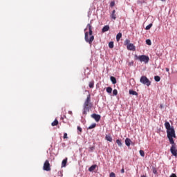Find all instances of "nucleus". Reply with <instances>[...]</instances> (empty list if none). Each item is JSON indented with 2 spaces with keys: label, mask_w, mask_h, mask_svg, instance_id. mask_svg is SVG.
Listing matches in <instances>:
<instances>
[{
  "label": "nucleus",
  "mask_w": 177,
  "mask_h": 177,
  "mask_svg": "<svg viewBox=\"0 0 177 177\" xmlns=\"http://www.w3.org/2000/svg\"><path fill=\"white\" fill-rule=\"evenodd\" d=\"M91 118H93L96 121V122H99V121H100L101 116L100 115L93 113L91 115Z\"/></svg>",
  "instance_id": "nucleus-8"
},
{
  "label": "nucleus",
  "mask_w": 177,
  "mask_h": 177,
  "mask_svg": "<svg viewBox=\"0 0 177 177\" xmlns=\"http://www.w3.org/2000/svg\"><path fill=\"white\" fill-rule=\"evenodd\" d=\"M109 30H110V26L108 25H106L102 28V32H106L109 31Z\"/></svg>",
  "instance_id": "nucleus-11"
},
{
  "label": "nucleus",
  "mask_w": 177,
  "mask_h": 177,
  "mask_svg": "<svg viewBox=\"0 0 177 177\" xmlns=\"http://www.w3.org/2000/svg\"><path fill=\"white\" fill-rule=\"evenodd\" d=\"M114 5H115V3L113 1H112V2L111 3V6H114Z\"/></svg>",
  "instance_id": "nucleus-36"
},
{
  "label": "nucleus",
  "mask_w": 177,
  "mask_h": 177,
  "mask_svg": "<svg viewBox=\"0 0 177 177\" xmlns=\"http://www.w3.org/2000/svg\"><path fill=\"white\" fill-rule=\"evenodd\" d=\"M77 131H79V132H82V128H81L80 126H78Z\"/></svg>",
  "instance_id": "nucleus-32"
},
{
  "label": "nucleus",
  "mask_w": 177,
  "mask_h": 177,
  "mask_svg": "<svg viewBox=\"0 0 177 177\" xmlns=\"http://www.w3.org/2000/svg\"><path fill=\"white\" fill-rule=\"evenodd\" d=\"M153 173L155 175H157V169H156L155 167H153Z\"/></svg>",
  "instance_id": "nucleus-30"
},
{
  "label": "nucleus",
  "mask_w": 177,
  "mask_h": 177,
  "mask_svg": "<svg viewBox=\"0 0 177 177\" xmlns=\"http://www.w3.org/2000/svg\"><path fill=\"white\" fill-rule=\"evenodd\" d=\"M94 39H95V36L91 35L89 37V35H88V32H85V33H84V41L87 44H89V45H92V42H93Z\"/></svg>",
  "instance_id": "nucleus-3"
},
{
  "label": "nucleus",
  "mask_w": 177,
  "mask_h": 177,
  "mask_svg": "<svg viewBox=\"0 0 177 177\" xmlns=\"http://www.w3.org/2000/svg\"><path fill=\"white\" fill-rule=\"evenodd\" d=\"M66 165H67V158L62 160V168H66Z\"/></svg>",
  "instance_id": "nucleus-12"
},
{
  "label": "nucleus",
  "mask_w": 177,
  "mask_h": 177,
  "mask_svg": "<svg viewBox=\"0 0 177 177\" xmlns=\"http://www.w3.org/2000/svg\"><path fill=\"white\" fill-rule=\"evenodd\" d=\"M141 177H146V176H145V175H142V176H141Z\"/></svg>",
  "instance_id": "nucleus-41"
},
{
  "label": "nucleus",
  "mask_w": 177,
  "mask_h": 177,
  "mask_svg": "<svg viewBox=\"0 0 177 177\" xmlns=\"http://www.w3.org/2000/svg\"><path fill=\"white\" fill-rule=\"evenodd\" d=\"M87 28H88V35H90V37H92V34H93V31H92V26H91L90 24H88L87 25Z\"/></svg>",
  "instance_id": "nucleus-10"
},
{
  "label": "nucleus",
  "mask_w": 177,
  "mask_h": 177,
  "mask_svg": "<svg viewBox=\"0 0 177 177\" xmlns=\"http://www.w3.org/2000/svg\"><path fill=\"white\" fill-rule=\"evenodd\" d=\"M68 114H73V112L71 111H69Z\"/></svg>",
  "instance_id": "nucleus-38"
},
{
  "label": "nucleus",
  "mask_w": 177,
  "mask_h": 177,
  "mask_svg": "<svg viewBox=\"0 0 177 177\" xmlns=\"http://www.w3.org/2000/svg\"><path fill=\"white\" fill-rule=\"evenodd\" d=\"M88 86H89V88H93V87L95 86V82L94 81L90 82Z\"/></svg>",
  "instance_id": "nucleus-21"
},
{
  "label": "nucleus",
  "mask_w": 177,
  "mask_h": 177,
  "mask_svg": "<svg viewBox=\"0 0 177 177\" xmlns=\"http://www.w3.org/2000/svg\"><path fill=\"white\" fill-rule=\"evenodd\" d=\"M120 172H121V174H124V172H125V171L124 170V169H122L120 170Z\"/></svg>",
  "instance_id": "nucleus-37"
},
{
  "label": "nucleus",
  "mask_w": 177,
  "mask_h": 177,
  "mask_svg": "<svg viewBox=\"0 0 177 177\" xmlns=\"http://www.w3.org/2000/svg\"><path fill=\"white\" fill-rule=\"evenodd\" d=\"M59 124V121L55 119L52 123H51V125L52 127H56V125H58Z\"/></svg>",
  "instance_id": "nucleus-18"
},
{
  "label": "nucleus",
  "mask_w": 177,
  "mask_h": 177,
  "mask_svg": "<svg viewBox=\"0 0 177 177\" xmlns=\"http://www.w3.org/2000/svg\"><path fill=\"white\" fill-rule=\"evenodd\" d=\"M165 127L167 130L166 132L167 135V138L169 139L170 145H171V147L170 148V152L171 153L172 156H174V157H177L176 144L174 140V138H176L175 129H174V127H171V124H169V122H165Z\"/></svg>",
  "instance_id": "nucleus-1"
},
{
  "label": "nucleus",
  "mask_w": 177,
  "mask_h": 177,
  "mask_svg": "<svg viewBox=\"0 0 177 177\" xmlns=\"http://www.w3.org/2000/svg\"><path fill=\"white\" fill-rule=\"evenodd\" d=\"M122 37V33L121 32L118 33L116 35V41L118 42V41L121 39Z\"/></svg>",
  "instance_id": "nucleus-15"
},
{
  "label": "nucleus",
  "mask_w": 177,
  "mask_h": 177,
  "mask_svg": "<svg viewBox=\"0 0 177 177\" xmlns=\"http://www.w3.org/2000/svg\"><path fill=\"white\" fill-rule=\"evenodd\" d=\"M151 27H153V24H149V25H147L145 28V30H150V28H151Z\"/></svg>",
  "instance_id": "nucleus-26"
},
{
  "label": "nucleus",
  "mask_w": 177,
  "mask_h": 177,
  "mask_svg": "<svg viewBox=\"0 0 177 177\" xmlns=\"http://www.w3.org/2000/svg\"><path fill=\"white\" fill-rule=\"evenodd\" d=\"M113 94L114 95V96H117V95H118V91H117V89H114L113 91Z\"/></svg>",
  "instance_id": "nucleus-27"
},
{
  "label": "nucleus",
  "mask_w": 177,
  "mask_h": 177,
  "mask_svg": "<svg viewBox=\"0 0 177 177\" xmlns=\"http://www.w3.org/2000/svg\"><path fill=\"white\" fill-rule=\"evenodd\" d=\"M154 80L156 82H160V81H161V77H160L158 75H156L154 77Z\"/></svg>",
  "instance_id": "nucleus-22"
},
{
  "label": "nucleus",
  "mask_w": 177,
  "mask_h": 177,
  "mask_svg": "<svg viewBox=\"0 0 177 177\" xmlns=\"http://www.w3.org/2000/svg\"><path fill=\"white\" fill-rule=\"evenodd\" d=\"M160 109H162V104L160 105Z\"/></svg>",
  "instance_id": "nucleus-40"
},
{
  "label": "nucleus",
  "mask_w": 177,
  "mask_h": 177,
  "mask_svg": "<svg viewBox=\"0 0 177 177\" xmlns=\"http://www.w3.org/2000/svg\"><path fill=\"white\" fill-rule=\"evenodd\" d=\"M109 47L110 48V49H113V48H114V42L110 41L109 43Z\"/></svg>",
  "instance_id": "nucleus-24"
},
{
  "label": "nucleus",
  "mask_w": 177,
  "mask_h": 177,
  "mask_svg": "<svg viewBox=\"0 0 177 177\" xmlns=\"http://www.w3.org/2000/svg\"><path fill=\"white\" fill-rule=\"evenodd\" d=\"M96 127V123H93L92 124H91L88 127V129H93V128Z\"/></svg>",
  "instance_id": "nucleus-23"
},
{
  "label": "nucleus",
  "mask_w": 177,
  "mask_h": 177,
  "mask_svg": "<svg viewBox=\"0 0 177 177\" xmlns=\"http://www.w3.org/2000/svg\"><path fill=\"white\" fill-rule=\"evenodd\" d=\"M124 45L127 46L128 50H136V47H135V45L133 44H131V40L127 39L124 41Z\"/></svg>",
  "instance_id": "nucleus-4"
},
{
  "label": "nucleus",
  "mask_w": 177,
  "mask_h": 177,
  "mask_svg": "<svg viewBox=\"0 0 177 177\" xmlns=\"http://www.w3.org/2000/svg\"><path fill=\"white\" fill-rule=\"evenodd\" d=\"M116 143L119 147H122V142H121V140L120 139L116 140Z\"/></svg>",
  "instance_id": "nucleus-20"
},
{
  "label": "nucleus",
  "mask_w": 177,
  "mask_h": 177,
  "mask_svg": "<svg viewBox=\"0 0 177 177\" xmlns=\"http://www.w3.org/2000/svg\"><path fill=\"white\" fill-rule=\"evenodd\" d=\"M106 92L107 93H111V92H113V88L111 87H107Z\"/></svg>",
  "instance_id": "nucleus-25"
},
{
  "label": "nucleus",
  "mask_w": 177,
  "mask_h": 177,
  "mask_svg": "<svg viewBox=\"0 0 177 177\" xmlns=\"http://www.w3.org/2000/svg\"><path fill=\"white\" fill-rule=\"evenodd\" d=\"M140 154L141 157H145V151L140 150Z\"/></svg>",
  "instance_id": "nucleus-29"
},
{
  "label": "nucleus",
  "mask_w": 177,
  "mask_h": 177,
  "mask_svg": "<svg viewBox=\"0 0 177 177\" xmlns=\"http://www.w3.org/2000/svg\"><path fill=\"white\" fill-rule=\"evenodd\" d=\"M93 106V105L92 104V102H91V94H88L83 104V117H86V115L88 114V113H89V111Z\"/></svg>",
  "instance_id": "nucleus-2"
},
{
  "label": "nucleus",
  "mask_w": 177,
  "mask_h": 177,
  "mask_svg": "<svg viewBox=\"0 0 177 177\" xmlns=\"http://www.w3.org/2000/svg\"><path fill=\"white\" fill-rule=\"evenodd\" d=\"M170 177H177V176H176V174L173 173L171 174Z\"/></svg>",
  "instance_id": "nucleus-35"
},
{
  "label": "nucleus",
  "mask_w": 177,
  "mask_h": 177,
  "mask_svg": "<svg viewBox=\"0 0 177 177\" xmlns=\"http://www.w3.org/2000/svg\"><path fill=\"white\" fill-rule=\"evenodd\" d=\"M129 95H133L134 96H138V92L133 90H129Z\"/></svg>",
  "instance_id": "nucleus-17"
},
{
  "label": "nucleus",
  "mask_w": 177,
  "mask_h": 177,
  "mask_svg": "<svg viewBox=\"0 0 177 177\" xmlns=\"http://www.w3.org/2000/svg\"><path fill=\"white\" fill-rule=\"evenodd\" d=\"M110 17L112 20H115V19H117V15H115V10H113L112 12L111 13Z\"/></svg>",
  "instance_id": "nucleus-9"
},
{
  "label": "nucleus",
  "mask_w": 177,
  "mask_h": 177,
  "mask_svg": "<svg viewBox=\"0 0 177 177\" xmlns=\"http://www.w3.org/2000/svg\"><path fill=\"white\" fill-rule=\"evenodd\" d=\"M146 44L147 45H151V40H150L149 39L146 40Z\"/></svg>",
  "instance_id": "nucleus-28"
},
{
  "label": "nucleus",
  "mask_w": 177,
  "mask_h": 177,
  "mask_svg": "<svg viewBox=\"0 0 177 177\" xmlns=\"http://www.w3.org/2000/svg\"><path fill=\"white\" fill-rule=\"evenodd\" d=\"M105 139L106 140H108V142H113V138H111V136H106Z\"/></svg>",
  "instance_id": "nucleus-19"
},
{
  "label": "nucleus",
  "mask_w": 177,
  "mask_h": 177,
  "mask_svg": "<svg viewBox=\"0 0 177 177\" xmlns=\"http://www.w3.org/2000/svg\"><path fill=\"white\" fill-rule=\"evenodd\" d=\"M136 57L140 62H144L145 64L149 63V60H150V58L147 55H136Z\"/></svg>",
  "instance_id": "nucleus-6"
},
{
  "label": "nucleus",
  "mask_w": 177,
  "mask_h": 177,
  "mask_svg": "<svg viewBox=\"0 0 177 177\" xmlns=\"http://www.w3.org/2000/svg\"><path fill=\"white\" fill-rule=\"evenodd\" d=\"M84 31H86V28L84 29Z\"/></svg>",
  "instance_id": "nucleus-42"
},
{
  "label": "nucleus",
  "mask_w": 177,
  "mask_h": 177,
  "mask_svg": "<svg viewBox=\"0 0 177 177\" xmlns=\"http://www.w3.org/2000/svg\"><path fill=\"white\" fill-rule=\"evenodd\" d=\"M96 167H97V165H91V166L88 168L89 172H92L93 171H95V169H96Z\"/></svg>",
  "instance_id": "nucleus-14"
},
{
  "label": "nucleus",
  "mask_w": 177,
  "mask_h": 177,
  "mask_svg": "<svg viewBox=\"0 0 177 177\" xmlns=\"http://www.w3.org/2000/svg\"><path fill=\"white\" fill-rule=\"evenodd\" d=\"M132 141L131 140V139H129V138H126L125 139V145H126V146H127L128 147H129V146H131V142Z\"/></svg>",
  "instance_id": "nucleus-13"
},
{
  "label": "nucleus",
  "mask_w": 177,
  "mask_h": 177,
  "mask_svg": "<svg viewBox=\"0 0 177 177\" xmlns=\"http://www.w3.org/2000/svg\"><path fill=\"white\" fill-rule=\"evenodd\" d=\"M110 80H111L112 84H117V79H115V77L111 76Z\"/></svg>",
  "instance_id": "nucleus-16"
},
{
  "label": "nucleus",
  "mask_w": 177,
  "mask_h": 177,
  "mask_svg": "<svg viewBox=\"0 0 177 177\" xmlns=\"http://www.w3.org/2000/svg\"><path fill=\"white\" fill-rule=\"evenodd\" d=\"M44 171H50V164L49 163V160H46L44 164Z\"/></svg>",
  "instance_id": "nucleus-7"
},
{
  "label": "nucleus",
  "mask_w": 177,
  "mask_h": 177,
  "mask_svg": "<svg viewBox=\"0 0 177 177\" xmlns=\"http://www.w3.org/2000/svg\"><path fill=\"white\" fill-rule=\"evenodd\" d=\"M109 177H115V174L114 172L110 173Z\"/></svg>",
  "instance_id": "nucleus-31"
},
{
  "label": "nucleus",
  "mask_w": 177,
  "mask_h": 177,
  "mask_svg": "<svg viewBox=\"0 0 177 177\" xmlns=\"http://www.w3.org/2000/svg\"><path fill=\"white\" fill-rule=\"evenodd\" d=\"M166 71H169V68H166Z\"/></svg>",
  "instance_id": "nucleus-39"
},
{
  "label": "nucleus",
  "mask_w": 177,
  "mask_h": 177,
  "mask_svg": "<svg viewBox=\"0 0 177 177\" xmlns=\"http://www.w3.org/2000/svg\"><path fill=\"white\" fill-rule=\"evenodd\" d=\"M140 82L144 85H147V86H150V85H151V82H150L146 76H142L140 79Z\"/></svg>",
  "instance_id": "nucleus-5"
},
{
  "label": "nucleus",
  "mask_w": 177,
  "mask_h": 177,
  "mask_svg": "<svg viewBox=\"0 0 177 177\" xmlns=\"http://www.w3.org/2000/svg\"><path fill=\"white\" fill-rule=\"evenodd\" d=\"M90 150L91 151H93V150H95V147H90Z\"/></svg>",
  "instance_id": "nucleus-34"
},
{
  "label": "nucleus",
  "mask_w": 177,
  "mask_h": 177,
  "mask_svg": "<svg viewBox=\"0 0 177 177\" xmlns=\"http://www.w3.org/2000/svg\"><path fill=\"white\" fill-rule=\"evenodd\" d=\"M68 137H67V133H64V139H67Z\"/></svg>",
  "instance_id": "nucleus-33"
}]
</instances>
